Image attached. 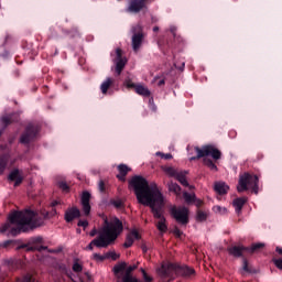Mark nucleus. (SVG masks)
I'll list each match as a JSON object with an SVG mask.
<instances>
[{"instance_id":"f257e3e1","label":"nucleus","mask_w":282,"mask_h":282,"mask_svg":"<svg viewBox=\"0 0 282 282\" xmlns=\"http://www.w3.org/2000/svg\"><path fill=\"white\" fill-rule=\"evenodd\" d=\"M129 186L134 191V195L139 204L149 206L154 219H159L156 228L160 232H166L169 226L166 225V217H164V196L158 189V184L152 183L143 176L135 175L129 181Z\"/></svg>"},{"instance_id":"f03ea898","label":"nucleus","mask_w":282,"mask_h":282,"mask_svg":"<svg viewBox=\"0 0 282 282\" xmlns=\"http://www.w3.org/2000/svg\"><path fill=\"white\" fill-rule=\"evenodd\" d=\"M43 217L32 209L14 210L8 216V220L0 228L1 235H8V237H17L21 232H29L43 226Z\"/></svg>"},{"instance_id":"7ed1b4c3","label":"nucleus","mask_w":282,"mask_h":282,"mask_svg":"<svg viewBox=\"0 0 282 282\" xmlns=\"http://www.w3.org/2000/svg\"><path fill=\"white\" fill-rule=\"evenodd\" d=\"M106 226L99 232L97 239H94L88 246L87 250H94V246L96 248H109L111 243H113L118 236L124 230V226L122 225V220H119L118 217H115L111 223L109 220H105Z\"/></svg>"},{"instance_id":"20e7f679","label":"nucleus","mask_w":282,"mask_h":282,"mask_svg":"<svg viewBox=\"0 0 282 282\" xmlns=\"http://www.w3.org/2000/svg\"><path fill=\"white\" fill-rule=\"evenodd\" d=\"M159 278L163 282L174 281L176 276H183L184 279H191L195 276V269L180 263L164 262L156 270Z\"/></svg>"},{"instance_id":"39448f33","label":"nucleus","mask_w":282,"mask_h":282,"mask_svg":"<svg viewBox=\"0 0 282 282\" xmlns=\"http://www.w3.org/2000/svg\"><path fill=\"white\" fill-rule=\"evenodd\" d=\"M239 186L237 187L238 193H243V191L252 189L254 195H259V176L245 172L239 176Z\"/></svg>"},{"instance_id":"423d86ee","label":"nucleus","mask_w":282,"mask_h":282,"mask_svg":"<svg viewBox=\"0 0 282 282\" xmlns=\"http://www.w3.org/2000/svg\"><path fill=\"white\" fill-rule=\"evenodd\" d=\"M194 149L197 155L192 156L189 159L191 162H194L195 160H202V158H208V155H210L213 160H221V151L213 145H204L202 148L195 147Z\"/></svg>"},{"instance_id":"0eeeda50","label":"nucleus","mask_w":282,"mask_h":282,"mask_svg":"<svg viewBox=\"0 0 282 282\" xmlns=\"http://www.w3.org/2000/svg\"><path fill=\"white\" fill-rule=\"evenodd\" d=\"M170 215L177 221V224H181V226L188 225V208L172 206L170 208Z\"/></svg>"},{"instance_id":"6e6552de","label":"nucleus","mask_w":282,"mask_h":282,"mask_svg":"<svg viewBox=\"0 0 282 282\" xmlns=\"http://www.w3.org/2000/svg\"><path fill=\"white\" fill-rule=\"evenodd\" d=\"M43 243L42 237H35L30 240L29 243H23L18 247V250H26V252H43L47 250V247L41 246Z\"/></svg>"},{"instance_id":"1a4fd4ad","label":"nucleus","mask_w":282,"mask_h":282,"mask_svg":"<svg viewBox=\"0 0 282 282\" xmlns=\"http://www.w3.org/2000/svg\"><path fill=\"white\" fill-rule=\"evenodd\" d=\"M124 87L127 89H134L135 94L138 96H143V98H150L151 97V90L142 84H135L131 80V78H126L123 82Z\"/></svg>"},{"instance_id":"9d476101","label":"nucleus","mask_w":282,"mask_h":282,"mask_svg":"<svg viewBox=\"0 0 282 282\" xmlns=\"http://www.w3.org/2000/svg\"><path fill=\"white\" fill-rule=\"evenodd\" d=\"M36 133H39V130L34 124L26 126L24 132L20 137V143L21 144H30L34 138H36Z\"/></svg>"},{"instance_id":"9b49d317","label":"nucleus","mask_w":282,"mask_h":282,"mask_svg":"<svg viewBox=\"0 0 282 282\" xmlns=\"http://www.w3.org/2000/svg\"><path fill=\"white\" fill-rule=\"evenodd\" d=\"M148 1L149 0H129L126 12H129L130 14H139V12H142V10L147 8Z\"/></svg>"},{"instance_id":"f8f14e48","label":"nucleus","mask_w":282,"mask_h":282,"mask_svg":"<svg viewBox=\"0 0 282 282\" xmlns=\"http://www.w3.org/2000/svg\"><path fill=\"white\" fill-rule=\"evenodd\" d=\"M133 270H138V264L127 267V262H120L113 267L115 274H120L121 272H124L123 276H133L131 275V272H133Z\"/></svg>"},{"instance_id":"ddd939ff","label":"nucleus","mask_w":282,"mask_h":282,"mask_svg":"<svg viewBox=\"0 0 282 282\" xmlns=\"http://www.w3.org/2000/svg\"><path fill=\"white\" fill-rule=\"evenodd\" d=\"M89 202H91V194L89 192H84L82 194V208L86 217L91 213V205Z\"/></svg>"},{"instance_id":"4468645a","label":"nucleus","mask_w":282,"mask_h":282,"mask_svg":"<svg viewBox=\"0 0 282 282\" xmlns=\"http://www.w3.org/2000/svg\"><path fill=\"white\" fill-rule=\"evenodd\" d=\"M64 219L67 224H72L74 219H80V209H78V207H70L66 209Z\"/></svg>"},{"instance_id":"2eb2a0df","label":"nucleus","mask_w":282,"mask_h":282,"mask_svg":"<svg viewBox=\"0 0 282 282\" xmlns=\"http://www.w3.org/2000/svg\"><path fill=\"white\" fill-rule=\"evenodd\" d=\"M140 239H142V236H140V232H138V230L134 229L127 235L123 247L131 248V246H133V241H140Z\"/></svg>"},{"instance_id":"dca6fc26","label":"nucleus","mask_w":282,"mask_h":282,"mask_svg":"<svg viewBox=\"0 0 282 282\" xmlns=\"http://www.w3.org/2000/svg\"><path fill=\"white\" fill-rule=\"evenodd\" d=\"M144 41V33L139 32L132 35V50L138 52L142 47V42Z\"/></svg>"},{"instance_id":"f3484780","label":"nucleus","mask_w":282,"mask_h":282,"mask_svg":"<svg viewBox=\"0 0 282 282\" xmlns=\"http://www.w3.org/2000/svg\"><path fill=\"white\" fill-rule=\"evenodd\" d=\"M227 252L231 256V257H243L245 252H248V247H243V246H234V247H229L227 249Z\"/></svg>"},{"instance_id":"a211bd4d","label":"nucleus","mask_w":282,"mask_h":282,"mask_svg":"<svg viewBox=\"0 0 282 282\" xmlns=\"http://www.w3.org/2000/svg\"><path fill=\"white\" fill-rule=\"evenodd\" d=\"M8 180L14 182V186H21L23 184V176H21V172L18 169L11 171Z\"/></svg>"},{"instance_id":"6ab92c4d","label":"nucleus","mask_w":282,"mask_h":282,"mask_svg":"<svg viewBox=\"0 0 282 282\" xmlns=\"http://www.w3.org/2000/svg\"><path fill=\"white\" fill-rule=\"evenodd\" d=\"M118 171H119V174H117V180H119V182H127V175H129V172L131 171V169L126 164H119Z\"/></svg>"},{"instance_id":"aec40b11","label":"nucleus","mask_w":282,"mask_h":282,"mask_svg":"<svg viewBox=\"0 0 282 282\" xmlns=\"http://www.w3.org/2000/svg\"><path fill=\"white\" fill-rule=\"evenodd\" d=\"M13 122H19V117L17 116V113L6 115L1 118V124L3 129L10 127V124H12Z\"/></svg>"},{"instance_id":"412c9836","label":"nucleus","mask_w":282,"mask_h":282,"mask_svg":"<svg viewBox=\"0 0 282 282\" xmlns=\"http://www.w3.org/2000/svg\"><path fill=\"white\" fill-rule=\"evenodd\" d=\"M247 202H248L247 197H239V198L234 199L232 206H234L237 215H241V210H243V206H246Z\"/></svg>"},{"instance_id":"4be33fe9","label":"nucleus","mask_w":282,"mask_h":282,"mask_svg":"<svg viewBox=\"0 0 282 282\" xmlns=\"http://www.w3.org/2000/svg\"><path fill=\"white\" fill-rule=\"evenodd\" d=\"M186 175H188V172L182 171L176 174L175 180L182 184V186H185V188H189V191H193V186L188 184V181L186 180Z\"/></svg>"},{"instance_id":"5701e85b","label":"nucleus","mask_w":282,"mask_h":282,"mask_svg":"<svg viewBox=\"0 0 282 282\" xmlns=\"http://www.w3.org/2000/svg\"><path fill=\"white\" fill-rule=\"evenodd\" d=\"M113 85H116V79L111 77L106 78L100 85L101 94L107 95Z\"/></svg>"},{"instance_id":"b1692460","label":"nucleus","mask_w":282,"mask_h":282,"mask_svg":"<svg viewBox=\"0 0 282 282\" xmlns=\"http://www.w3.org/2000/svg\"><path fill=\"white\" fill-rule=\"evenodd\" d=\"M214 191H216L218 195H227L228 191H230V186L224 182H217L215 183Z\"/></svg>"},{"instance_id":"393cba45","label":"nucleus","mask_w":282,"mask_h":282,"mask_svg":"<svg viewBox=\"0 0 282 282\" xmlns=\"http://www.w3.org/2000/svg\"><path fill=\"white\" fill-rule=\"evenodd\" d=\"M9 162H10V154L4 153L0 155V175H3Z\"/></svg>"},{"instance_id":"a878e982","label":"nucleus","mask_w":282,"mask_h":282,"mask_svg":"<svg viewBox=\"0 0 282 282\" xmlns=\"http://www.w3.org/2000/svg\"><path fill=\"white\" fill-rule=\"evenodd\" d=\"M247 252H250V254H254V252H261L265 248V243L263 242H257L252 243L251 247H247Z\"/></svg>"},{"instance_id":"bb28decb","label":"nucleus","mask_w":282,"mask_h":282,"mask_svg":"<svg viewBox=\"0 0 282 282\" xmlns=\"http://www.w3.org/2000/svg\"><path fill=\"white\" fill-rule=\"evenodd\" d=\"M115 72L117 76H120V74H122V69H124V67L127 66V59H115Z\"/></svg>"},{"instance_id":"cd10ccee","label":"nucleus","mask_w":282,"mask_h":282,"mask_svg":"<svg viewBox=\"0 0 282 282\" xmlns=\"http://www.w3.org/2000/svg\"><path fill=\"white\" fill-rule=\"evenodd\" d=\"M167 188L170 193H174L175 195H180V193H182V187L173 181L167 183Z\"/></svg>"},{"instance_id":"c85d7f7f","label":"nucleus","mask_w":282,"mask_h":282,"mask_svg":"<svg viewBox=\"0 0 282 282\" xmlns=\"http://www.w3.org/2000/svg\"><path fill=\"white\" fill-rule=\"evenodd\" d=\"M162 171H164V173L170 177H176V175L180 173L177 170H175V167L172 166H163Z\"/></svg>"},{"instance_id":"c756f323","label":"nucleus","mask_w":282,"mask_h":282,"mask_svg":"<svg viewBox=\"0 0 282 282\" xmlns=\"http://www.w3.org/2000/svg\"><path fill=\"white\" fill-rule=\"evenodd\" d=\"M203 163L205 164V166H207L210 171H218L217 165L215 164V162H213L210 159L205 158L203 160Z\"/></svg>"},{"instance_id":"7c9ffc66","label":"nucleus","mask_w":282,"mask_h":282,"mask_svg":"<svg viewBox=\"0 0 282 282\" xmlns=\"http://www.w3.org/2000/svg\"><path fill=\"white\" fill-rule=\"evenodd\" d=\"M183 197H184L186 204H193L196 199L195 194H189L188 192H184Z\"/></svg>"},{"instance_id":"2f4dec72","label":"nucleus","mask_w":282,"mask_h":282,"mask_svg":"<svg viewBox=\"0 0 282 282\" xmlns=\"http://www.w3.org/2000/svg\"><path fill=\"white\" fill-rule=\"evenodd\" d=\"M206 219H208V214H206V212L198 209L197 214H196V220L197 221H206Z\"/></svg>"},{"instance_id":"473e14b6","label":"nucleus","mask_w":282,"mask_h":282,"mask_svg":"<svg viewBox=\"0 0 282 282\" xmlns=\"http://www.w3.org/2000/svg\"><path fill=\"white\" fill-rule=\"evenodd\" d=\"M110 204L115 206V208H124V203L120 198L111 199Z\"/></svg>"},{"instance_id":"72a5a7b5","label":"nucleus","mask_w":282,"mask_h":282,"mask_svg":"<svg viewBox=\"0 0 282 282\" xmlns=\"http://www.w3.org/2000/svg\"><path fill=\"white\" fill-rule=\"evenodd\" d=\"M48 39H61V36L58 35V30H56V28H50Z\"/></svg>"},{"instance_id":"f704fd0d","label":"nucleus","mask_w":282,"mask_h":282,"mask_svg":"<svg viewBox=\"0 0 282 282\" xmlns=\"http://www.w3.org/2000/svg\"><path fill=\"white\" fill-rule=\"evenodd\" d=\"M57 186L63 191V193H69V185H67V182L61 181L57 183Z\"/></svg>"},{"instance_id":"c9c22d12","label":"nucleus","mask_w":282,"mask_h":282,"mask_svg":"<svg viewBox=\"0 0 282 282\" xmlns=\"http://www.w3.org/2000/svg\"><path fill=\"white\" fill-rule=\"evenodd\" d=\"M213 210L214 213H219L220 215H226L228 213V209L221 206H214Z\"/></svg>"},{"instance_id":"e433bc0d","label":"nucleus","mask_w":282,"mask_h":282,"mask_svg":"<svg viewBox=\"0 0 282 282\" xmlns=\"http://www.w3.org/2000/svg\"><path fill=\"white\" fill-rule=\"evenodd\" d=\"M155 155L158 158H162V160H173V154H171V153L164 154L162 152H156Z\"/></svg>"},{"instance_id":"4c0bfd02","label":"nucleus","mask_w":282,"mask_h":282,"mask_svg":"<svg viewBox=\"0 0 282 282\" xmlns=\"http://www.w3.org/2000/svg\"><path fill=\"white\" fill-rule=\"evenodd\" d=\"M107 259H112V261H117L120 259V254L116 253L115 251H109L106 253Z\"/></svg>"},{"instance_id":"58836bf2","label":"nucleus","mask_w":282,"mask_h":282,"mask_svg":"<svg viewBox=\"0 0 282 282\" xmlns=\"http://www.w3.org/2000/svg\"><path fill=\"white\" fill-rule=\"evenodd\" d=\"M93 259L94 261L102 262L107 259V253L105 256H101L100 253H94Z\"/></svg>"},{"instance_id":"ea45409f","label":"nucleus","mask_w":282,"mask_h":282,"mask_svg":"<svg viewBox=\"0 0 282 282\" xmlns=\"http://www.w3.org/2000/svg\"><path fill=\"white\" fill-rule=\"evenodd\" d=\"M73 272H83V264L78 263V261H75L73 264Z\"/></svg>"},{"instance_id":"a19ab883","label":"nucleus","mask_w":282,"mask_h":282,"mask_svg":"<svg viewBox=\"0 0 282 282\" xmlns=\"http://www.w3.org/2000/svg\"><path fill=\"white\" fill-rule=\"evenodd\" d=\"M141 273L143 275V281L144 282H153V279L151 278V275H149L143 268H141Z\"/></svg>"},{"instance_id":"79ce46f5","label":"nucleus","mask_w":282,"mask_h":282,"mask_svg":"<svg viewBox=\"0 0 282 282\" xmlns=\"http://www.w3.org/2000/svg\"><path fill=\"white\" fill-rule=\"evenodd\" d=\"M173 235H174L177 239H182V235H184V231H181L180 227H174V229H173Z\"/></svg>"},{"instance_id":"37998d69","label":"nucleus","mask_w":282,"mask_h":282,"mask_svg":"<svg viewBox=\"0 0 282 282\" xmlns=\"http://www.w3.org/2000/svg\"><path fill=\"white\" fill-rule=\"evenodd\" d=\"M272 262L274 263L275 268H278V270H282V259H276V258H273L272 259Z\"/></svg>"},{"instance_id":"c03bdc74","label":"nucleus","mask_w":282,"mask_h":282,"mask_svg":"<svg viewBox=\"0 0 282 282\" xmlns=\"http://www.w3.org/2000/svg\"><path fill=\"white\" fill-rule=\"evenodd\" d=\"M121 282H140L137 278L133 276H123Z\"/></svg>"},{"instance_id":"a18cd8bd","label":"nucleus","mask_w":282,"mask_h":282,"mask_svg":"<svg viewBox=\"0 0 282 282\" xmlns=\"http://www.w3.org/2000/svg\"><path fill=\"white\" fill-rule=\"evenodd\" d=\"M116 61H124V58L122 57V48L116 50Z\"/></svg>"},{"instance_id":"49530a36","label":"nucleus","mask_w":282,"mask_h":282,"mask_svg":"<svg viewBox=\"0 0 282 282\" xmlns=\"http://www.w3.org/2000/svg\"><path fill=\"white\" fill-rule=\"evenodd\" d=\"M77 226L84 228V230H85V228H87L89 226V221H87V220H79L77 223Z\"/></svg>"},{"instance_id":"de8ad7c7","label":"nucleus","mask_w":282,"mask_h":282,"mask_svg":"<svg viewBox=\"0 0 282 282\" xmlns=\"http://www.w3.org/2000/svg\"><path fill=\"white\" fill-rule=\"evenodd\" d=\"M150 109L158 111V106L153 102V97L149 99Z\"/></svg>"},{"instance_id":"09e8293b","label":"nucleus","mask_w":282,"mask_h":282,"mask_svg":"<svg viewBox=\"0 0 282 282\" xmlns=\"http://www.w3.org/2000/svg\"><path fill=\"white\" fill-rule=\"evenodd\" d=\"M98 188L101 193H105L106 191V187H105V181H99V185H98Z\"/></svg>"},{"instance_id":"8fccbe9b","label":"nucleus","mask_w":282,"mask_h":282,"mask_svg":"<svg viewBox=\"0 0 282 282\" xmlns=\"http://www.w3.org/2000/svg\"><path fill=\"white\" fill-rule=\"evenodd\" d=\"M242 270L245 271V272H250V267H248V260H243V267H242Z\"/></svg>"},{"instance_id":"3c124183","label":"nucleus","mask_w":282,"mask_h":282,"mask_svg":"<svg viewBox=\"0 0 282 282\" xmlns=\"http://www.w3.org/2000/svg\"><path fill=\"white\" fill-rule=\"evenodd\" d=\"M170 32H171V34H173L174 39H175V36H177V34L175 33V32H177V28L171 26Z\"/></svg>"},{"instance_id":"603ef678","label":"nucleus","mask_w":282,"mask_h":282,"mask_svg":"<svg viewBox=\"0 0 282 282\" xmlns=\"http://www.w3.org/2000/svg\"><path fill=\"white\" fill-rule=\"evenodd\" d=\"M193 204H196L197 208H200V206H203L204 202L202 199L196 198Z\"/></svg>"},{"instance_id":"864d4df0","label":"nucleus","mask_w":282,"mask_h":282,"mask_svg":"<svg viewBox=\"0 0 282 282\" xmlns=\"http://www.w3.org/2000/svg\"><path fill=\"white\" fill-rule=\"evenodd\" d=\"M176 69H180V72H184V67H186V64L183 62L181 66H177V64H174Z\"/></svg>"},{"instance_id":"5fc2aeb1","label":"nucleus","mask_w":282,"mask_h":282,"mask_svg":"<svg viewBox=\"0 0 282 282\" xmlns=\"http://www.w3.org/2000/svg\"><path fill=\"white\" fill-rule=\"evenodd\" d=\"M98 235V229L94 228L90 232L89 236L90 237H96Z\"/></svg>"},{"instance_id":"6e6d98bb","label":"nucleus","mask_w":282,"mask_h":282,"mask_svg":"<svg viewBox=\"0 0 282 282\" xmlns=\"http://www.w3.org/2000/svg\"><path fill=\"white\" fill-rule=\"evenodd\" d=\"M13 241L12 240H7L3 242V248H8L9 246H12Z\"/></svg>"},{"instance_id":"4d7b16f0","label":"nucleus","mask_w":282,"mask_h":282,"mask_svg":"<svg viewBox=\"0 0 282 282\" xmlns=\"http://www.w3.org/2000/svg\"><path fill=\"white\" fill-rule=\"evenodd\" d=\"M165 84H166V82H165L164 79H161V80H159L158 86H159V87H162V86H164Z\"/></svg>"},{"instance_id":"13d9d810","label":"nucleus","mask_w":282,"mask_h":282,"mask_svg":"<svg viewBox=\"0 0 282 282\" xmlns=\"http://www.w3.org/2000/svg\"><path fill=\"white\" fill-rule=\"evenodd\" d=\"M275 252H278V254H282V248L281 247H276L275 248Z\"/></svg>"},{"instance_id":"bf43d9fd","label":"nucleus","mask_w":282,"mask_h":282,"mask_svg":"<svg viewBox=\"0 0 282 282\" xmlns=\"http://www.w3.org/2000/svg\"><path fill=\"white\" fill-rule=\"evenodd\" d=\"M141 249H142V251L145 253V252H148V248H147V245H142V247H141Z\"/></svg>"},{"instance_id":"052dcab7","label":"nucleus","mask_w":282,"mask_h":282,"mask_svg":"<svg viewBox=\"0 0 282 282\" xmlns=\"http://www.w3.org/2000/svg\"><path fill=\"white\" fill-rule=\"evenodd\" d=\"M153 32H160V28L159 26H154L153 28Z\"/></svg>"},{"instance_id":"680f3d73","label":"nucleus","mask_w":282,"mask_h":282,"mask_svg":"<svg viewBox=\"0 0 282 282\" xmlns=\"http://www.w3.org/2000/svg\"><path fill=\"white\" fill-rule=\"evenodd\" d=\"M58 205V202H53V206H57Z\"/></svg>"},{"instance_id":"e2e57ef3","label":"nucleus","mask_w":282,"mask_h":282,"mask_svg":"<svg viewBox=\"0 0 282 282\" xmlns=\"http://www.w3.org/2000/svg\"><path fill=\"white\" fill-rule=\"evenodd\" d=\"M1 133H3V130H0V135H1Z\"/></svg>"},{"instance_id":"0e129e2a","label":"nucleus","mask_w":282,"mask_h":282,"mask_svg":"<svg viewBox=\"0 0 282 282\" xmlns=\"http://www.w3.org/2000/svg\"><path fill=\"white\" fill-rule=\"evenodd\" d=\"M77 232L80 234V229H77Z\"/></svg>"},{"instance_id":"69168bd1","label":"nucleus","mask_w":282,"mask_h":282,"mask_svg":"<svg viewBox=\"0 0 282 282\" xmlns=\"http://www.w3.org/2000/svg\"><path fill=\"white\" fill-rule=\"evenodd\" d=\"M118 1H122V0H118Z\"/></svg>"}]
</instances>
